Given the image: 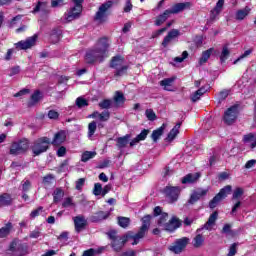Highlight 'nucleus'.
Masks as SVG:
<instances>
[{
    "label": "nucleus",
    "mask_w": 256,
    "mask_h": 256,
    "mask_svg": "<svg viewBox=\"0 0 256 256\" xmlns=\"http://www.w3.org/2000/svg\"><path fill=\"white\" fill-rule=\"evenodd\" d=\"M153 216L146 215L142 218V226L138 233L133 234V232H128L125 236L117 238L114 242H112V247L114 251H121L123 246L128 242L131 245H137L143 237H145V233L149 231V227H151V219Z\"/></svg>",
    "instance_id": "obj_1"
},
{
    "label": "nucleus",
    "mask_w": 256,
    "mask_h": 256,
    "mask_svg": "<svg viewBox=\"0 0 256 256\" xmlns=\"http://www.w3.org/2000/svg\"><path fill=\"white\" fill-rule=\"evenodd\" d=\"M111 45V41L107 37L98 39L94 48L87 50L85 61L88 64L96 63V61H103L105 54Z\"/></svg>",
    "instance_id": "obj_2"
},
{
    "label": "nucleus",
    "mask_w": 256,
    "mask_h": 256,
    "mask_svg": "<svg viewBox=\"0 0 256 256\" xmlns=\"http://www.w3.org/2000/svg\"><path fill=\"white\" fill-rule=\"evenodd\" d=\"M49 145H51V140L48 137H41L34 141L33 145L31 146L33 156L37 157L42 153L47 152Z\"/></svg>",
    "instance_id": "obj_3"
},
{
    "label": "nucleus",
    "mask_w": 256,
    "mask_h": 256,
    "mask_svg": "<svg viewBox=\"0 0 256 256\" xmlns=\"http://www.w3.org/2000/svg\"><path fill=\"white\" fill-rule=\"evenodd\" d=\"M124 63L125 59L121 56H115L112 58L110 67H112V69H116V77H122V75L127 73V66H125Z\"/></svg>",
    "instance_id": "obj_4"
},
{
    "label": "nucleus",
    "mask_w": 256,
    "mask_h": 256,
    "mask_svg": "<svg viewBox=\"0 0 256 256\" xmlns=\"http://www.w3.org/2000/svg\"><path fill=\"white\" fill-rule=\"evenodd\" d=\"M29 149V141L24 139L18 142H13L10 146V155H23Z\"/></svg>",
    "instance_id": "obj_5"
},
{
    "label": "nucleus",
    "mask_w": 256,
    "mask_h": 256,
    "mask_svg": "<svg viewBox=\"0 0 256 256\" xmlns=\"http://www.w3.org/2000/svg\"><path fill=\"white\" fill-rule=\"evenodd\" d=\"M232 191L231 185H227L220 190V192L210 201L209 207L210 209H215L227 195H229Z\"/></svg>",
    "instance_id": "obj_6"
},
{
    "label": "nucleus",
    "mask_w": 256,
    "mask_h": 256,
    "mask_svg": "<svg viewBox=\"0 0 256 256\" xmlns=\"http://www.w3.org/2000/svg\"><path fill=\"white\" fill-rule=\"evenodd\" d=\"M111 7H113L112 1L103 3L96 12V15L94 17L95 21H97L98 23H105L107 19V11H109Z\"/></svg>",
    "instance_id": "obj_7"
},
{
    "label": "nucleus",
    "mask_w": 256,
    "mask_h": 256,
    "mask_svg": "<svg viewBox=\"0 0 256 256\" xmlns=\"http://www.w3.org/2000/svg\"><path fill=\"white\" fill-rule=\"evenodd\" d=\"M239 115V108L237 106H231L224 113V122L226 125H233L235 121H237V117Z\"/></svg>",
    "instance_id": "obj_8"
},
{
    "label": "nucleus",
    "mask_w": 256,
    "mask_h": 256,
    "mask_svg": "<svg viewBox=\"0 0 256 256\" xmlns=\"http://www.w3.org/2000/svg\"><path fill=\"white\" fill-rule=\"evenodd\" d=\"M187 245H189V238H180L176 240L172 246H170V251H172V253H175L176 255H179V253H182Z\"/></svg>",
    "instance_id": "obj_9"
},
{
    "label": "nucleus",
    "mask_w": 256,
    "mask_h": 256,
    "mask_svg": "<svg viewBox=\"0 0 256 256\" xmlns=\"http://www.w3.org/2000/svg\"><path fill=\"white\" fill-rule=\"evenodd\" d=\"M81 11H83V6H74L64 14V21L69 23L75 21V19H79L81 17Z\"/></svg>",
    "instance_id": "obj_10"
},
{
    "label": "nucleus",
    "mask_w": 256,
    "mask_h": 256,
    "mask_svg": "<svg viewBox=\"0 0 256 256\" xmlns=\"http://www.w3.org/2000/svg\"><path fill=\"white\" fill-rule=\"evenodd\" d=\"M164 193L169 200V203H175L179 199V193H181V188L179 187H173V186H167L164 189Z\"/></svg>",
    "instance_id": "obj_11"
},
{
    "label": "nucleus",
    "mask_w": 256,
    "mask_h": 256,
    "mask_svg": "<svg viewBox=\"0 0 256 256\" xmlns=\"http://www.w3.org/2000/svg\"><path fill=\"white\" fill-rule=\"evenodd\" d=\"M181 32L177 29L170 30L162 41V47L167 48L175 39H178Z\"/></svg>",
    "instance_id": "obj_12"
},
{
    "label": "nucleus",
    "mask_w": 256,
    "mask_h": 256,
    "mask_svg": "<svg viewBox=\"0 0 256 256\" xmlns=\"http://www.w3.org/2000/svg\"><path fill=\"white\" fill-rule=\"evenodd\" d=\"M36 43H37V35H34L27 38L26 40L19 41L15 45L19 49L27 50V49H31V47H35Z\"/></svg>",
    "instance_id": "obj_13"
},
{
    "label": "nucleus",
    "mask_w": 256,
    "mask_h": 256,
    "mask_svg": "<svg viewBox=\"0 0 256 256\" xmlns=\"http://www.w3.org/2000/svg\"><path fill=\"white\" fill-rule=\"evenodd\" d=\"M187 9H191V2H182L174 4L168 10L171 15H177L178 13H183V11H187Z\"/></svg>",
    "instance_id": "obj_14"
},
{
    "label": "nucleus",
    "mask_w": 256,
    "mask_h": 256,
    "mask_svg": "<svg viewBox=\"0 0 256 256\" xmlns=\"http://www.w3.org/2000/svg\"><path fill=\"white\" fill-rule=\"evenodd\" d=\"M207 193H209V189L198 188L191 194L188 204L195 205V203H197L201 197H205Z\"/></svg>",
    "instance_id": "obj_15"
},
{
    "label": "nucleus",
    "mask_w": 256,
    "mask_h": 256,
    "mask_svg": "<svg viewBox=\"0 0 256 256\" xmlns=\"http://www.w3.org/2000/svg\"><path fill=\"white\" fill-rule=\"evenodd\" d=\"M73 222L76 233H81V231H83V229L87 227V219H85V216L83 215H78L74 217Z\"/></svg>",
    "instance_id": "obj_16"
},
{
    "label": "nucleus",
    "mask_w": 256,
    "mask_h": 256,
    "mask_svg": "<svg viewBox=\"0 0 256 256\" xmlns=\"http://www.w3.org/2000/svg\"><path fill=\"white\" fill-rule=\"evenodd\" d=\"M179 227H181V220H179V218L176 216H173L164 226V231L173 232L176 229H179Z\"/></svg>",
    "instance_id": "obj_17"
},
{
    "label": "nucleus",
    "mask_w": 256,
    "mask_h": 256,
    "mask_svg": "<svg viewBox=\"0 0 256 256\" xmlns=\"http://www.w3.org/2000/svg\"><path fill=\"white\" fill-rule=\"evenodd\" d=\"M66 140H67V134L65 133V131H59L54 135V138L51 144L54 147H59V145H63V143H65Z\"/></svg>",
    "instance_id": "obj_18"
},
{
    "label": "nucleus",
    "mask_w": 256,
    "mask_h": 256,
    "mask_svg": "<svg viewBox=\"0 0 256 256\" xmlns=\"http://www.w3.org/2000/svg\"><path fill=\"white\" fill-rule=\"evenodd\" d=\"M169 17H171V12L169 11V9H167L162 14L156 17L154 25H156V27H161V25H163V23H165V21H167Z\"/></svg>",
    "instance_id": "obj_19"
},
{
    "label": "nucleus",
    "mask_w": 256,
    "mask_h": 256,
    "mask_svg": "<svg viewBox=\"0 0 256 256\" xmlns=\"http://www.w3.org/2000/svg\"><path fill=\"white\" fill-rule=\"evenodd\" d=\"M223 5H225V0H218L215 8L211 11L210 18L212 19V21H214V19H217L218 15L221 13V11H223Z\"/></svg>",
    "instance_id": "obj_20"
},
{
    "label": "nucleus",
    "mask_w": 256,
    "mask_h": 256,
    "mask_svg": "<svg viewBox=\"0 0 256 256\" xmlns=\"http://www.w3.org/2000/svg\"><path fill=\"white\" fill-rule=\"evenodd\" d=\"M129 139H131V135L126 134L123 137H119L117 138L116 141V147H118V149H125V147H127V145H129Z\"/></svg>",
    "instance_id": "obj_21"
},
{
    "label": "nucleus",
    "mask_w": 256,
    "mask_h": 256,
    "mask_svg": "<svg viewBox=\"0 0 256 256\" xmlns=\"http://www.w3.org/2000/svg\"><path fill=\"white\" fill-rule=\"evenodd\" d=\"M173 83H175V77L165 78L160 81V86L163 87L164 91H173Z\"/></svg>",
    "instance_id": "obj_22"
},
{
    "label": "nucleus",
    "mask_w": 256,
    "mask_h": 256,
    "mask_svg": "<svg viewBox=\"0 0 256 256\" xmlns=\"http://www.w3.org/2000/svg\"><path fill=\"white\" fill-rule=\"evenodd\" d=\"M109 215H110L109 212L99 211L96 214L91 216V221L93 223H98V221H103V220L107 219V217H109Z\"/></svg>",
    "instance_id": "obj_23"
},
{
    "label": "nucleus",
    "mask_w": 256,
    "mask_h": 256,
    "mask_svg": "<svg viewBox=\"0 0 256 256\" xmlns=\"http://www.w3.org/2000/svg\"><path fill=\"white\" fill-rule=\"evenodd\" d=\"M199 177H201V174L199 173L188 174L182 178V183L184 185H186L187 183H196V181L199 180Z\"/></svg>",
    "instance_id": "obj_24"
},
{
    "label": "nucleus",
    "mask_w": 256,
    "mask_h": 256,
    "mask_svg": "<svg viewBox=\"0 0 256 256\" xmlns=\"http://www.w3.org/2000/svg\"><path fill=\"white\" fill-rule=\"evenodd\" d=\"M205 93H207V89H205V87H201L200 89H198L195 93H193L190 97L191 102L192 103H197V101H199V99H201V97H203V95H205Z\"/></svg>",
    "instance_id": "obj_25"
},
{
    "label": "nucleus",
    "mask_w": 256,
    "mask_h": 256,
    "mask_svg": "<svg viewBox=\"0 0 256 256\" xmlns=\"http://www.w3.org/2000/svg\"><path fill=\"white\" fill-rule=\"evenodd\" d=\"M179 129H181V123H177L172 130L169 132L166 141H173V139H175V137H177V135H179Z\"/></svg>",
    "instance_id": "obj_26"
},
{
    "label": "nucleus",
    "mask_w": 256,
    "mask_h": 256,
    "mask_svg": "<svg viewBox=\"0 0 256 256\" xmlns=\"http://www.w3.org/2000/svg\"><path fill=\"white\" fill-rule=\"evenodd\" d=\"M13 203V198H11V195L4 193L0 195V207H7Z\"/></svg>",
    "instance_id": "obj_27"
},
{
    "label": "nucleus",
    "mask_w": 256,
    "mask_h": 256,
    "mask_svg": "<svg viewBox=\"0 0 256 256\" xmlns=\"http://www.w3.org/2000/svg\"><path fill=\"white\" fill-rule=\"evenodd\" d=\"M167 127V124H162V126L156 130H154L152 132V140L154 143H157V141L159 140V137H161V135H163V132L165 131V128Z\"/></svg>",
    "instance_id": "obj_28"
},
{
    "label": "nucleus",
    "mask_w": 256,
    "mask_h": 256,
    "mask_svg": "<svg viewBox=\"0 0 256 256\" xmlns=\"http://www.w3.org/2000/svg\"><path fill=\"white\" fill-rule=\"evenodd\" d=\"M219 217V213H217V211L213 212L208 221L206 222V224L204 225V229H206L207 231H209L211 229V226L215 225V221H217V218Z\"/></svg>",
    "instance_id": "obj_29"
},
{
    "label": "nucleus",
    "mask_w": 256,
    "mask_h": 256,
    "mask_svg": "<svg viewBox=\"0 0 256 256\" xmlns=\"http://www.w3.org/2000/svg\"><path fill=\"white\" fill-rule=\"evenodd\" d=\"M251 13V8L249 6H246L244 9H240L236 12V19L237 21H243L247 15Z\"/></svg>",
    "instance_id": "obj_30"
},
{
    "label": "nucleus",
    "mask_w": 256,
    "mask_h": 256,
    "mask_svg": "<svg viewBox=\"0 0 256 256\" xmlns=\"http://www.w3.org/2000/svg\"><path fill=\"white\" fill-rule=\"evenodd\" d=\"M244 143H247L251 149H255L256 147V137L253 133L247 134L243 138Z\"/></svg>",
    "instance_id": "obj_31"
},
{
    "label": "nucleus",
    "mask_w": 256,
    "mask_h": 256,
    "mask_svg": "<svg viewBox=\"0 0 256 256\" xmlns=\"http://www.w3.org/2000/svg\"><path fill=\"white\" fill-rule=\"evenodd\" d=\"M203 243H205V237H203L201 234H197L192 240V245L195 247V249L203 247Z\"/></svg>",
    "instance_id": "obj_32"
},
{
    "label": "nucleus",
    "mask_w": 256,
    "mask_h": 256,
    "mask_svg": "<svg viewBox=\"0 0 256 256\" xmlns=\"http://www.w3.org/2000/svg\"><path fill=\"white\" fill-rule=\"evenodd\" d=\"M215 51V49L210 48L202 53L201 58L199 59V65H205L207 61H209V57H211V54Z\"/></svg>",
    "instance_id": "obj_33"
},
{
    "label": "nucleus",
    "mask_w": 256,
    "mask_h": 256,
    "mask_svg": "<svg viewBox=\"0 0 256 256\" xmlns=\"http://www.w3.org/2000/svg\"><path fill=\"white\" fill-rule=\"evenodd\" d=\"M11 229H13L11 222H8L5 227L0 228V238L7 237L11 233Z\"/></svg>",
    "instance_id": "obj_34"
},
{
    "label": "nucleus",
    "mask_w": 256,
    "mask_h": 256,
    "mask_svg": "<svg viewBox=\"0 0 256 256\" xmlns=\"http://www.w3.org/2000/svg\"><path fill=\"white\" fill-rule=\"evenodd\" d=\"M168 220H169V214H167L165 212L160 214L159 219H158L159 227H162V229H165V225H167Z\"/></svg>",
    "instance_id": "obj_35"
},
{
    "label": "nucleus",
    "mask_w": 256,
    "mask_h": 256,
    "mask_svg": "<svg viewBox=\"0 0 256 256\" xmlns=\"http://www.w3.org/2000/svg\"><path fill=\"white\" fill-rule=\"evenodd\" d=\"M97 155L95 151H86L82 154L81 161L87 163L90 159H93Z\"/></svg>",
    "instance_id": "obj_36"
},
{
    "label": "nucleus",
    "mask_w": 256,
    "mask_h": 256,
    "mask_svg": "<svg viewBox=\"0 0 256 256\" xmlns=\"http://www.w3.org/2000/svg\"><path fill=\"white\" fill-rule=\"evenodd\" d=\"M64 195H65V192H63L61 188H57L53 193L54 203H59V201L63 199Z\"/></svg>",
    "instance_id": "obj_37"
},
{
    "label": "nucleus",
    "mask_w": 256,
    "mask_h": 256,
    "mask_svg": "<svg viewBox=\"0 0 256 256\" xmlns=\"http://www.w3.org/2000/svg\"><path fill=\"white\" fill-rule=\"evenodd\" d=\"M97 131V122L92 121L88 124V137L91 139Z\"/></svg>",
    "instance_id": "obj_38"
},
{
    "label": "nucleus",
    "mask_w": 256,
    "mask_h": 256,
    "mask_svg": "<svg viewBox=\"0 0 256 256\" xmlns=\"http://www.w3.org/2000/svg\"><path fill=\"white\" fill-rule=\"evenodd\" d=\"M114 102L117 107H119V105H123L125 103V96H123V93L116 92L114 96Z\"/></svg>",
    "instance_id": "obj_39"
},
{
    "label": "nucleus",
    "mask_w": 256,
    "mask_h": 256,
    "mask_svg": "<svg viewBox=\"0 0 256 256\" xmlns=\"http://www.w3.org/2000/svg\"><path fill=\"white\" fill-rule=\"evenodd\" d=\"M229 55H231V52L229 51V48L227 46H224L222 48V52H221V55H220L221 63H225V61H227V59H229Z\"/></svg>",
    "instance_id": "obj_40"
},
{
    "label": "nucleus",
    "mask_w": 256,
    "mask_h": 256,
    "mask_svg": "<svg viewBox=\"0 0 256 256\" xmlns=\"http://www.w3.org/2000/svg\"><path fill=\"white\" fill-rule=\"evenodd\" d=\"M98 107H100V109H111L113 107V101L104 99L99 102Z\"/></svg>",
    "instance_id": "obj_41"
},
{
    "label": "nucleus",
    "mask_w": 256,
    "mask_h": 256,
    "mask_svg": "<svg viewBox=\"0 0 256 256\" xmlns=\"http://www.w3.org/2000/svg\"><path fill=\"white\" fill-rule=\"evenodd\" d=\"M131 223V220L127 217H118V225L122 227L123 229H127L129 227V224Z\"/></svg>",
    "instance_id": "obj_42"
},
{
    "label": "nucleus",
    "mask_w": 256,
    "mask_h": 256,
    "mask_svg": "<svg viewBox=\"0 0 256 256\" xmlns=\"http://www.w3.org/2000/svg\"><path fill=\"white\" fill-rule=\"evenodd\" d=\"M145 115L148 121H155V119H157V115L155 114V111H153V109H147L145 111Z\"/></svg>",
    "instance_id": "obj_43"
},
{
    "label": "nucleus",
    "mask_w": 256,
    "mask_h": 256,
    "mask_svg": "<svg viewBox=\"0 0 256 256\" xmlns=\"http://www.w3.org/2000/svg\"><path fill=\"white\" fill-rule=\"evenodd\" d=\"M189 57V52L184 51L181 56L174 58L175 63H183Z\"/></svg>",
    "instance_id": "obj_44"
},
{
    "label": "nucleus",
    "mask_w": 256,
    "mask_h": 256,
    "mask_svg": "<svg viewBox=\"0 0 256 256\" xmlns=\"http://www.w3.org/2000/svg\"><path fill=\"white\" fill-rule=\"evenodd\" d=\"M93 193L96 196L103 195V186L101 185V183H96L94 185Z\"/></svg>",
    "instance_id": "obj_45"
},
{
    "label": "nucleus",
    "mask_w": 256,
    "mask_h": 256,
    "mask_svg": "<svg viewBox=\"0 0 256 256\" xmlns=\"http://www.w3.org/2000/svg\"><path fill=\"white\" fill-rule=\"evenodd\" d=\"M253 53V50L249 49L246 50L242 55H240L235 61H234V65H237V63H239V61L245 59V57H249V55Z\"/></svg>",
    "instance_id": "obj_46"
},
{
    "label": "nucleus",
    "mask_w": 256,
    "mask_h": 256,
    "mask_svg": "<svg viewBox=\"0 0 256 256\" xmlns=\"http://www.w3.org/2000/svg\"><path fill=\"white\" fill-rule=\"evenodd\" d=\"M62 207H64L65 209L67 207H75V204L73 202V198L68 197V198L64 199V201L62 203Z\"/></svg>",
    "instance_id": "obj_47"
},
{
    "label": "nucleus",
    "mask_w": 256,
    "mask_h": 256,
    "mask_svg": "<svg viewBox=\"0 0 256 256\" xmlns=\"http://www.w3.org/2000/svg\"><path fill=\"white\" fill-rule=\"evenodd\" d=\"M76 105H77V107L81 108V107H87V105H89V103L83 97H78L76 99Z\"/></svg>",
    "instance_id": "obj_48"
},
{
    "label": "nucleus",
    "mask_w": 256,
    "mask_h": 256,
    "mask_svg": "<svg viewBox=\"0 0 256 256\" xmlns=\"http://www.w3.org/2000/svg\"><path fill=\"white\" fill-rule=\"evenodd\" d=\"M61 39V35L59 33H57V31H54L51 35H50V41L51 43H59Z\"/></svg>",
    "instance_id": "obj_49"
},
{
    "label": "nucleus",
    "mask_w": 256,
    "mask_h": 256,
    "mask_svg": "<svg viewBox=\"0 0 256 256\" xmlns=\"http://www.w3.org/2000/svg\"><path fill=\"white\" fill-rule=\"evenodd\" d=\"M229 95H231V90H222L219 94V101H225V99L227 97H229Z\"/></svg>",
    "instance_id": "obj_50"
},
{
    "label": "nucleus",
    "mask_w": 256,
    "mask_h": 256,
    "mask_svg": "<svg viewBox=\"0 0 256 256\" xmlns=\"http://www.w3.org/2000/svg\"><path fill=\"white\" fill-rule=\"evenodd\" d=\"M110 117H111V113H109V111H104L99 114L98 119H99V121L105 122L108 119H110Z\"/></svg>",
    "instance_id": "obj_51"
},
{
    "label": "nucleus",
    "mask_w": 256,
    "mask_h": 256,
    "mask_svg": "<svg viewBox=\"0 0 256 256\" xmlns=\"http://www.w3.org/2000/svg\"><path fill=\"white\" fill-rule=\"evenodd\" d=\"M41 213H43V206L38 207L37 209L33 210L30 213V217L32 219H35V217H39V215H41Z\"/></svg>",
    "instance_id": "obj_52"
},
{
    "label": "nucleus",
    "mask_w": 256,
    "mask_h": 256,
    "mask_svg": "<svg viewBox=\"0 0 256 256\" xmlns=\"http://www.w3.org/2000/svg\"><path fill=\"white\" fill-rule=\"evenodd\" d=\"M109 239H111L112 243L117 241V239H119L121 236L117 235V231L115 230H111L107 233Z\"/></svg>",
    "instance_id": "obj_53"
},
{
    "label": "nucleus",
    "mask_w": 256,
    "mask_h": 256,
    "mask_svg": "<svg viewBox=\"0 0 256 256\" xmlns=\"http://www.w3.org/2000/svg\"><path fill=\"white\" fill-rule=\"evenodd\" d=\"M149 135V130L144 129L141 131L140 134H138L136 137L140 140V141H145V139H147V136Z\"/></svg>",
    "instance_id": "obj_54"
},
{
    "label": "nucleus",
    "mask_w": 256,
    "mask_h": 256,
    "mask_svg": "<svg viewBox=\"0 0 256 256\" xmlns=\"http://www.w3.org/2000/svg\"><path fill=\"white\" fill-rule=\"evenodd\" d=\"M237 255V243H233L230 248L227 256H235Z\"/></svg>",
    "instance_id": "obj_55"
},
{
    "label": "nucleus",
    "mask_w": 256,
    "mask_h": 256,
    "mask_svg": "<svg viewBox=\"0 0 256 256\" xmlns=\"http://www.w3.org/2000/svg\"><path fill=\"white\" fill-rule=\"evenodd\" d=\"M45 7H47L45 3L39 2L34 8L33 13H38V11H45Z\"/></svg>",
    "instance_id": "obj_56"
},
{
    "label": "nucleus",
    "mask_w": 256,
    "mask_h": 256,
    "mask_svg": "<svg viewBox=\"0 0 256 256\" xmlns=\"http://www.w3.org/2000/svg\"><path fill=\"white\" fill-rule=\"evenodd\" d=\"M167 31V28H161L159 30H156L152 33V39H157V37H161L162 33H165Z\"/></svg>",
    "instance_id": "obj_57"
},
{
    "label": "nucleus",
    "mask_w": 256,
    "mask_h": 256,
    "mask_svg": "<svg viewBox=\"0 0 256 256\" xmlns=\"http://www.w3.org/2000/svg\"><path fill=\"white\" fill-rule=\"evenodd\" d=\"M243 195V189L242 188H236L234 190V193L232 195V199H239Z\"/></svg>",
    "instance_id": "obj_58"
},
{
    "label": "nucleus",
    "mask_w": 256,
    "mask_h": 256,
    "mask_svg": "<svg viewBox=\"0 0 256 256\" xmlns=\"http://www.w3.org/2000/svg\"><path fill=\"white\" fill-rule=\"evenodd\" d=\"M132 9H133V4L131 3V0H127L124 6V13H131Z\"/></svg>",
    "instance_id": "obj_59"
},
{
    "label": "nucleus",
    "mask_w": 256,
    "mask_h": 256,
    "mask_svg": "<svg viewBox=\"0 0 256 256\" xmlns=\"http://www.w3.org/2000/svg\"><path fill=\"white\" fill-rule=\"evenodd\" d=\"M53 179H55V177L53 175L49 174L43 178V184L51 185V181H53Z\"/></svg>",
    "instance_id": "obj_60"
},
{
    "label": "nucleus",
    "mask_w": 256,
    "mask_h": 256,
    "mask_svg": "<svg viewBox=\"0 0 256 256\" xmlns=\"http://www.w3.org/2000/svg\"><path fill=\"white\" fill-rule=\"evenodd\" d=\"M48 117H49V119H59V112H57L55 110H50L48 112Z\"/></svg>",
    "instance_id": "obj_61"
},
{
    "label": "nucleus",
    "mask_w": 256,
    "mask_h": 256,
    "mask_svg": "<svg viewBox=\"0 0 256 256\" xmlns=\"http://www.w3.org/2000/svg\"><path fill=\"white\" fill-rule=\"evenodd\" d=\"M85 185V178H80L76 181V189L80 191L82 187Z\"/></svg>",
    "instance_id": "obj_62"
},
{
    "label": "nucleus",
    "mask_w": 256,
    "mask_h": 256,
    "mask_svg": "<svg viewBox=\"0 0 256 256\" xmlns=\"http://www.w3.org/2000/svg\"><path fill=\"white\" fill-rule=\"evenodd\" d=\"M40 99H41V92H39V91L34 92V94H32V96H31V100L34 103H37V101H39Z\"/></svg>",
    "instance_id": "obj_63"
},
{
    "label": "nucleus",
    "mask_w": 256,
    "mask_h": 256,
    "mask_svg": "<svg viewBox=\"0 0 256 256\" xmlns=\"http://www.w3.org/2000/svg\"><path fill=\"white\" fill-rule=\"evenodd\" d=\"M95 253H97V251H95V249H93V248H90V249L84 251L82 256H95Z\"/></svg>",
    "instance_id": "obj_64"
}]
</instances>
